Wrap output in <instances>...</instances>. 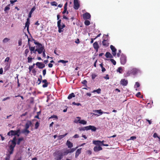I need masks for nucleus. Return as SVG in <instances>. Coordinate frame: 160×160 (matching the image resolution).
I'll list each match as a JSON object with an SVG mask.
<instances>
[{
  "mask_svg": "<svg viewBox=\"0 0 160 160\" xmlns=\"http://www.w3.org/2000/svg\"><path fill=\"white\" fill-rule=\"evenodd\" d=\"M58 118V117L57 116L55 115H53L52 116L50 117L49 118V119L50 118Z\"/></svg>",
  "mask_w": 160,
  "mask_h": 160,
  "instance_id": "6e6d98bb",
  "label": "nucleus"
},
{
  "mask_svg": "<svg viewBox=\"0 0 160 160\" xmlns=\"http://www.w3.org/2000/svg\"><path fill=\"white\" fill-rule=\"evenodd\" d=\"M93 46L96 51L98 52L99 48V46L98 42H95L93 44Z\"/></svg>",
  "mask_w": 160,
  "mask_h": 160,
  "instance_id": "2eb2a0df",
  "label": "nucleus"
},
{
  "mask_svg": "<svg viewBox=\"0 0 160 160\" xmlns=\"http://www.w3.org/2000/svg\"><path fill=\"white\" fill-rule=\"evenodd\" d=\"M16 138L15 137H14L12 140L9 141V143L11 142V144L16 146Z\"/></svg>",
  "mask_w": 160,
  "mask_h": 160,
  "instance_id": "f3484780",
  "label": "nucleus"
},
{
  "mask_svg": "<svg viewBox=\"0 0 160 160\" xmlns=\"http://www.w3.org/2000/svg\"><path fill=\"white\" fill-rule=\"evenodd\" d=\"M10 156L9 155H6V157L5 158L4 160H10Z\"/></svg>",
  "mask_w": 160,
  "mask_h": 160,
  "instance_id": "3c124183",
  "label": "nucleus"
},
{
  "mask_svg": "<svg viewBox=\"0 0 160 160\" xmlns=\"http://www.w3.org/2000/svg\"><path fill=\"white\" fill-rule=\"evenodd\" d=\"M87 153L88 155H91L92 153V152L90 150H88L87 151Z\"/></svg>",
  "mask_w": 160,
  "mask_h": 160,
  "instance_id": "bf43d9fd",
  "label": "nucleus"
},
{
  "mask_svg": "<svg viewBox=\"0 0 160 160\" xmlns=\"http://www.w3.org/2000/svg\"><path fill=\"white\" fill-rule=\"evenodd\" d=\"M35 64H36L33 63L32 65L30 66H29L28 69L29 70V71L30 72L32 71V69L34 68Z\"/></svg>",
  "mask_w": 160,
  "mask_h": 160,
  "instance_id": "e433bc0d",
  "label": "nucleus"
},
{
  "mask_svg": "<svg viewBox=\"0 0 160 160\" xmlns=\"http://www.w3.org/2000/svg\"><path fill=\"white\" fill-rule=\"evenodd\" d=\"M102 44L103 46L106 47H107L109 46V43L108 42L107 38L106 39V38H105V39H103L102 41Z\"/></svg>",
  "mask_w": 160,
  "mask_h": 160,
  "instance_id": "4468645a",
  "label": "nucleus"
},
{
  "mask_svg": "<svg viewBox=\"0 0 160 160\" xmlns=\"http://www.w3.org/2000/svg\"><path fill=\"white\" fill-rule=\"evenodd\" d=\"M68 133H66L64 135H59L58 136V140H61V139H62V138H64L65 136H66L67 135H68Z\"/></svg>",
  "mask_w": 160,
  "mask_h": 160,
  "instance_id": "c756f323",
  "label": "nucleus"
},
{
  "mask_svg": "<svg viewBox=\"0 0 160 160\" xmlns=\"http://www.w3.org/2000/svg\"><path fill=\"white\" fill-rule=\"evenodd\" d=\"M101 141L99 140H94L93 141V143L95 145L100 146Z\"/></svg>",
  "mask_w": 160,
  "mask_h": 160,
  "instance_id": "412c9836",
  "label": "nucleus"
},
{
  "mask_svg": "<svg viewBox=\"0 0 160 160\" xmlns=\"http://www.w3.org/2000/svg\"><path fill=\"white\" fill-rule=\"evenodd\" d=\"M123 69L121 67H120L118 68V69L117 70V71L118 72H119L120 73H122L123 72Z\"/></svg>",
  "mask_w": 160,
  "mask_h": 160,
  "instance_id": "4c0bfd02",
  "label": "nucleus"
},
{
  "mask_svg": "<svg viewBox=\"0 0 160 160\" xmlns=\"http://www.w3.org/2000/svg\"><path fill=\"white\" fill-rule=\"evenodd\" d=\"M61 20L59 19L57 22V26L58 28V32L59 33L62 32L63 31V28L65 27V25L64 24H62V25H61Z\"/></svg>",
  "mask_w": 160,
  "mask_h": 160,
  "instance_id": "7ed1b4c3",
  "label": "nucleus"
},
{
  "mask_svg": "<svg viewBox=\"0 0 160 160\" xmlns=\"http://www.w3.org/2000/svg\"><path fill=\"white\" fill-rule=\"evenodd\" d=\"M35 8L34 7L33 8H32L31 9V11H30L29 14H28V18H30L32 16V12H33V11L35 10Z\"/></svg>",
  "mask_w": 160,
  "mask_h": 160,
  "instance_id": "b1692460",
  "label": "nucleus"
},
{
  "mask_svg": "<svg viewBox=\"0 0 160 160\" xmlns=\"http://www.w3.org/2000/svg\"><path fill=\"white\" fill-rule=\"evenodd\" d=\"M68 62V61H65L64 60H60L58 61V62H62L63 63H65Z\"/></svg>",
  "mask_w": 160,
  "mask_h": 160,
  "instance_id": "a19ab883",
  "label": "nucleus"
},
{
  "mask_svg": "<svg viewBox=\"0 0 160 160\" xmlns=\"http://www.w3.org/2000/svg\"><path fill=\"white\" fill-rule=\"evenodd\" d=\"M83 17L84 19H89L91 18V15L89 13L86 12L83 14Z\"/></svg>",
  "mask_w": 160,
  "mask_h": 160,
  "instance_id": "9b49d317",
  "label": "nucleus"
},
{
  "mask_svg": "<svg viewBox=\"0 0 160 160\" xmlns=\"http://www.w3.org/2000/svg\"><path fill=\"white\" fill-rule=\"evenodd\" d=\"M81 150H82V148H80L78 149L77 150V151L76 152V153H75V158H77V157H78V156L81 153Z\"/></svg>",
  "mask_w": 160,
  "mask_h": 160,
  "instance_id": "6ab92c4d",
  "label": "nucleus"
},
{
  "mask_svg": "<svg viewBox=\"0 0 160 160\" xmlns=\"http://www.w3.org/2000/svg\"><path fill=\"white\" fill-rule=\"evenodd\" d=\"M32 123L31 121H28L25 124V129H28L29 127L32 125Z\"/></svg>",
  "mask_w": 160,
  "mask_h": 160,
  "instance_id": "aec40b11",
  "label": "nucleus"
},
{
  "mask_svg": "<svg viewBox=\"0 0 160 160\" xmlns=\"http://www.w3.org/2000/svg\"><path fill=\"white\" fill-rule=\"evenodd\" d=\"M78 129L80 131L87 130V126L79 127Z\"/></svg>",
  "mask_w": 160,
  "mask_h": 160,
  "instance_id": "c85d7f7f",
  "label": "nucleus"
},
{
  "mask_svg": "<svg viewBox=\"0 0 160 160\" xmlns=\"http://www.w3.org/2000/svg\"><path fill=\"white\" fill-rule=\"evenodd\" d=\"M153 137L154 138H158V134L156 133H154L153 135Z\"/></svg>",
  "mask_w": 160,
  "mask_h": 160,
  "instance_id": "680f3d73",
  "label": "nucleus"
},
{
  "mask_svg": "<svg viewBox=\"0 0 160 160\" xmlns=\"http://www.w3.org/2000/svg\"><path fill=\"white\" fill-rule=\"evenodd\" d=\"M67 145L68 148H71L73 147V144L71 142L68 140L66 143Z\"/></svg>",
  "mask_w": 160,
  "mask_h": 160,
  "instance_id": "393cba45",
  "label": "nucleus"
},
{
  "mask_svg": "<svg viewBox=\"0 0 160 160\" xmlns=\"http://www.w3.org/2000/svg\"><path fill=\"white\" fill-rule=\"evenodd\" d=\"M81 118L80 117H77L76 119L74 120V122L76 123H79V122L80 121Z\"/></svg>",
  "mask_w": 160,
  "mask_h": 160,
  "instance_id": "473e14b6",
  "label": "nucleus"
},
{
  "mask_svg": "<svg viewBox=\"0 0 160 160\" xmlns=\"http://www.w3.org/2000/svg\"><path fill=\"white\" fill-rule=\"evenodd\" d=\"M36 65L39 68H42L45 67V65L42 62H38L36 63Z\"/></svg>",
  "mask_w": 160,
  "mask_h": 160,
  "instance_id": "9d476101",
  "label": "nucleus"
},
{
  "mask_svg": "<svg viewBox=\"0 0 160 160\" xmlns=\"http://www.w3.org/2000/svg\"><path fill=\"white\" fill-rule=\"evenodd\" d=\"M29 50L30 51V53L32 54V52L34 51L35 49V47H31L30 45H29Z\"/></svg>",
  "mask_w": 160,
  "mask_h": 160,
  "instance_id": "a878e982",
  "label": "nucleus"
},
{
  "mask_svg": "<svg viewBox=\"0 0 160 160\" xmlns=\"http://www.w3.org/2000/svg\"><path fill=\"white\" fill-rule=\"evenodd\" d=\"M17 1V0H10V2L11 4H13Z\"/></svg>",
  "mask_w": 160,
  "mask_h": 160,
  "instance_id": "69168bd1",
  "label": "nucleus"
},
{
  "mask_svg": "<svg viewBox=\"0 0 160 160\" xmlns=\"http://www.w3.org/2000/svg\"><path fill=\"white\" fill-rule=\"evenodd\" d=\"M51 4L52 6H57L58 5V3L56 2L55 1H53L52 2H51Z\"/></svg>",
  "mask_w": 160,
  "mask_h": 160,
  "instance_id": "c03bdc74",
  "label": "nucleus"
},
{
  "mask_svg": "<svg viewBox=\"0 0 160 160\" xmlns=\"http://www.w3.org/2000/svg\"><path fill=\"white\" fill-rule=\"evenodd\" d=\"M136 138V136H132L130 137V139L132 140H134Z\"/></svg>",
  "mask_w": 160,
  "mask_h": 160,
  "instance_id": "e2e57ef3",
  "label": "nucleus"
},
{
  "mask_svg": "<svg viewBox=\"0 0 160 160\" xmlns=\"http://www.w3.org/2000/svg\"><path fill=\"white\" fill-rule=\"evenodd\" d=\"M121 52V51L120 50H118V52L117 54V56L118 57H119L120 55V53Z\"/></svg>",
  "mask_w": 160,
  "mask_h": 160,
  "instance_id": "4d7b16f0",
  "label": "nucleus"
},
{
  "mask_svg": "<svg viewBox=\"0 0 160 160\" xmlns=\"http://www.w3.org/2000/svg\"><path fill=\"white\" fill-rule=\"evenodd\" d=\"M35 44L37 45V47L38 48V54H41L42 52L44 49V46L39 43H36Z\"/></svg>",
  "mask_w": 160,
  "mask_h": 160,
  "instance_id": "20e7f679",
  "label": "nucleus"
},
{
  "mask_svg": "<svg viewBox=\"0 0 160 160\" xmlns=\"http://www.w3.org/2000/svg\"><path fill=\"white\" fill-rule=\"evenodd\" d=\"M67 5H68V2H66L64 4V9H67Z\"/></svg>",
  "mask_w": 160,
  "mask_h": 160,
  "instance_id": "338daca9",
  "label": "nucleus"
},
{
  "mask_svg": "<svg viewBox=\"0 0 160 160\" xmlns=\"http://www.w3.org/2000/svg\"><path fill=\"white\" fill-rule=\"evenodd\" d=\"M63 156L62 152H58L55 156L54 160H61L63 158Z\"/></svg>",
  "mask_w": 160,
  "mask_h": 160,
  "instance_id": "423d86ee",
  "label": "nucleus"
},
{
  "mask_svg": "<svg viewBox=\"0 0 160 160\" xmlns=\"http://www.w3.org/2000/svg\"><path fill=\"white\" fill-rule=\"evenodd\" d=\"M22 132L24 133H25L26 135H27L30 132V131L28 130V129H24L22 131Z\"/></svg>",
  "mask_w": 160,
  "mask_h": 160,
  "instance_id": "72a5a7b5",
  "label": "nucleus"
},
{
  "mask_svg": "<svg viewBox=\"0 0 160 160\" xmlns=\"http://www.w3.org/2000/svg\"><path fill=\"white\" fill-rule=\"evenodd\" d=\"M128 83V81L125 79H122L120 82V84L123 86H127Z\"/></svg>",
  "mask_w": 160,
  "mask_h": 160,
  "instance_id": "f8f14e48",
  "label": "nucleus"
},
{
  "mask_svg": "<svg viewBox=\"0 0 160 160\" xmlns=\"http://www.w3.org/2000/svg\"><path fill=\"white\" fill-rule=\"evenodd\" d=\"M73 3V8L75 10H78L80 7V4L78 0H74Z\"/></svg>",
  "mask_w": 160,
  "mask_h": 160,
  "instance_id": "6e6552de",
  "label": "nucleus"
},
{
  "mask_svg": "<svg viewBox=\"0 0 160 160\" xmlns=\"http://www.w3.org/2000/svg\"><path fill=\"white\" fill-rule=\"evenodd\" d=\"M141 93L140 92H138L137 94H136V96L137 97H140V95H141Z\"/></svg>",
  "mask_w": 160,
  "mask_h": 160,
  "instance_id": "0e129e2a",
  "label": "nucleus"
},
{
  "mask_svg": "<svg viewBox=\"0 0 160 160\" xmlns=\"http://www.w3.org/2000/svg\"><path fill=\"white\" fill-rule=\"evenodd\" d=\"M79 123L83 125H85L87 124V122L85 121L84 120H80V121L79 122Z\"/></svg>",
  "mask_w": 160,
  "mask_h": 160,
  "instance_id": "ea45409f",
  "label": "nucleus"
},
{
  "mask_svg": "<svg viewBox=\"0 0 160 160\" xmlns=\"http://www.w3.org/2000/svg\"><path fill=\"white\" fill-rule=\"evenodd\" d=\"M32 59H34V58H32L31 56L29 55L28 58V63L31 62H32Z\"/></svg>",
  "mask_w": 160,
  "mask_h": 160,
  "instance_id": "f704fd0d",
  "label": "nucleus"
},
{
  "mask_svg": "<svg viewBox=\"0 0 160 160\" xmlns=\"http://www.w3.org/2000/svg\"><path fill=\"white\" fill-rule=\"evenodd\" d=\"M105 56L107 58H113L112 56L110 53L109 52H106Z\"/></svg>",
  "mask_w": 160,
  "mask_h": 160,
  "instance_id": "5701e85b",
  "label": "nucleus"
},
{
  "mask_svg": "<svg viewBox=\"0 0 160 160\" xmlns=\"http://www.w3.org/2000/svg\"><path fill=\"white\" fill-rule=\"evenodd\" d=\"M102 149V148L100 146H95L93 148V150L95 152H98Z\"/></svg>",
  "mask_w": 160,
  "mask_h": 160,
  "instance_id": "a211bd4d",
  "label": "nucleus"
},
{
  "mask_svg": "<svg viewBox=\"0 0 160 160\" xmlns=\"http://www.w3.org/2000/svg\"><path fill=\"white\" fill-rule=\"evenodd\" d=\"M9 59H10V58L9 57H7L5 59V61L8 62L9 61Z\"/></svg>",
  "mask_w": 160,
  "mask_h": 160,
  "instance_id": "774afa93",
  "label": "nucleus"
},
{
  "mask_svg": "<svg viewBox=\"0 0 160 160\" xmlns=\"http://www.w3.org/2000/svg\"><path fill=\"white\" fill-rule=\"evenodd\" d=\"M72 104L74 105H77V106H79V105H80V106L81 105V104L80 103H76L75 102H73L72 103Z\"/></svg>",
  "mask_w": 160,
  "mask_h": 160,
  "instance_id": "864d4df0",
  "label": "nucleus"
},
{
  "mask_svg": "<svg viewBox=\"0 0 160 160\" xmlns=\"http://www.w3.org/2000/svg\"><path fill=\"white\" fill-rule=\"evenodd\" d=\"M10 4H8L5 8L4 11L5 12H7V11H8L10 9Z\"/></svg>",
  "mask_w": 160,
  "mask_h": 160,
  "instance_id": "cd10ccee",
  "label": "nucleus"
},
{
  "mask_svg": "<svg viewBox=\"0 0 160 160\" xmlns=\"http://www.w3.org/2000/svg\"><path fill=\"white\" fill-rule=\"evenodd\" d=\"M97 75L95 73H93L92 75V79H94L95 78L97 77Z\"/></svg>",
  "mask_w": 160,
  "mask_h": 160,
  "instance_id": "09e8293b",
  "label": "nucleus"
},
{
  "mask_svg": "<svg viewBox=\"0 0 160 160\" xmlns=\"http://www.w3.org/2000/svg\"><path fill=\"white\" fill-rule=\"evenodd\" d=\"M30 23L29 19L28 18L27 19V21L25 23V27H27V28H28L29 27Z\"/></svg>",
  "mask_w": 160,
  "mask_h": 160,
  "instance_id": "bb28decb",
  "label": "nucleus"
},
{
  "mask_svg": "<svg viewBox=\"0 0 160 160\" xmlns=\"http://www.w3.org/2000/svg\"><path fill=\"white\" fill-rule=\"evenodd\" d=\"M20 130L19 129L16 131L11 130L8 133L7 135L9 136L17 135L19 136V134L18 133H20Z\"/></svg>",
  "mask_w": 160,
  "mask_h": 160,
  "instance_id": "39448f33",
  "label": "nucleus"
},
{
  "mask_svg": "<svg viewBox=\"0 0 160 160\" xmlns=\"http://www.w3.org/2000/svg\"><path fill=\"white\" fill-rule=\"evenodd\" d=\"M29 52V50L28 49H26L25 50L24 52V55H25V57H27L28 55V53Z\"/></svg>",
  "mask_w": 160,
  "mask_h": 160,
  "instance_id": "58836bf2",
  "label": "nucleus"
},
{
  "mask_svg": "<svg viewBox=\"0 0 160 160\" xmlns=\"http://www.w3.org/2000/svg\"><path fill=\"white\" fill-rule=\"evenodd\" d=\"M91 130L92 131L95 132L96 130V128L94 127V126L89 125V126H87V130Z\"/></svg>",
  "mask_w": 160,
  "mask_h": 160,
  "instance_id": "dca6fc26",
  "label": "nucleus"
},
{
  "mask_svg": "<svg viewBox=\"0 0 160 160\" xmlns=\"http://www.w3.org/2000/svg\"><path fill=\"white\" fill-rule=\"evenodd\" d=\"M10 39L8 38H5L3 40V42L4 43L7 42Z\"/></svg>",
  "mask_w": 160,
  "mask_h": 160,
  "instance_id": "49530a36",
  "label": "nucleus"
},
{
  "mask_svg": "<svg viewBox=\"0 0 160 160\" xmlns=\"http://www.w3.org/2000/svg\"><path fill=\"white\" fill-rule=\"evenodd\" d=\"M101 89L100 88H99L98 89L94 90L93 91V92H96L98 94H99L101 93Z\"/></svg>",
  "mask_w": 160,
  "mask_h": 160,
  "instance_id": "c9c22d12",
  "label": "nucleus"
},
{
  "mask_svg": "<svg viewBox=\"0 0 160 160\" xmlns=\"http://www.w3.org/2000/svg\"><path fill=\"white\" fill-rule=\"evenodd\" d=\"M92 112H94V113H91V114H92V116L93 115H94L95 116H96L97 117L99 116L100 115L102 114L103 113H105L109 114V113L108 112H103L102 111L101 109L99 110H93Z\"/></svg>",
  "mask_w": 160,
  "mask_h": 160,
  "instance_id": "f257e3e1",
  "label": "nucleus"
},
{
  "mask_svg": "<svg viewBox=\"0 0 160 160\" xmlns=\"http://www.w3.org/2000/svg\"><path fill=\"white\" fill-rule=\"evenodd\" d=\"M15 147V146L11 144L9 145L6 155H9L10 156L13 153L14 148Z\"/></svg>",
  "mask_w": 160,
  "mask_h": 160,
  "instance_id": "f03ea898",
  "label": "nucleus"
},
{
  "mask_svg": "<svg viewBox=\"0 0 160 160\" xmlns=\"http://www.w3.org/2000/svg\"><path fill=\"white\" fill-rule=\"evenodd\" d=\"M110 61L111 62L113 63V64L114 65H115L116 64V62L115 61V60H114L113 59H112V58H111L110 59Z\"/></svg>",
  "mask_w": 160,
  "mask_h": 160,
  "instance_id": "a18cd8bd",
  "label": "nucleus"
},
{
  "mask_svg": "<svg viewBox=\"0 0 160 160\" xmlns=\"http://www.w3.org/2000/svg\"><path fill=\"white\" fill-rule=\"evenodd\" d=\"M39 123L38 122H36L35 124V129H37L39 127Z\"/></svg>",
  "mask_w": 160,
  "mask_h": 160,
  "instance_id": "37998d69",
  "label": "nucleus"
},
{
  "mask_svg": "<svg viewBox=\"0 0 160 160\" xmlns=\"http://www.w3.org/2000/svg\"><path fill=\"white\" fill-rule=\"evenodd\" d=\"M140 86V84L138 82H136L135 83V87L137 88H138Z\"/></svg>",
  "mask_w": 160,
  "mask_h": 160,
  "instance_id": "603ef678",
  "label": "nucleus"
},
{
  "mask_svg": "<svg viewBox=\"0 0 160 160\" xmlns=\"http://www.w3.org/2000/svg\"><path fill=\"white\" fill-rule=\"evenodd\" d=\"M110 48L111 49L112 52V54L114 56H116V51L117 49H116L112 45H111L110 46Z\"/></svg>",
  "mask_w": 160,
  "mask_h": 160,
  "instance_id": "ddd939ff",
  "label": "nucleus"
},
{
  "mask_svg": "<svg viewBox=\"0 0 160 160\" xmlns=\"http://www.w3.org/2000/svg\"><path fill=\"white\" fill-rule=\"evenodd\" d=\"M46 73V69H44L42 71V74L44 76H45Z\"/></svg>",
  "mask_w": 160,
  "mask_h": 160,
  "instance_id": "13d9d810",
  "label": "nucleus"
},
{
  "mask_svg": "<svg viewBox=\"0 0 160 160\" xmlns=\"http://www.w3.org/2000/svg\"><path fill=\"white\" fill-rule=\"evenodd\" d=\"M120 61L121 64L124 65L126 63L127 61L126 56L124 54H122L121 55Z\"/></svg>",
  "mask_w": 160,
  "mask_h": 160,
  "instance_id": "0eeeda50",
  "label": "nucleus"
},
{
  "mask_svg": "<svg viewBox=\"0 0 160 160\" xmlns=\"http://www.w3.org/2000/svg\"><path fill=\"white\" fill-rule=\"evenodd\" d=\"M75 97V95L73 93H72L71 94H69L68 96V98L70 99L74 97Z\"/></svg>",
  "mask_w": 160,
  "mask_h": 160,
  "instance_id": "7c9ffc66",
  "label": "nucleus"
},
{
  "mask_svg": "<svg viewBox=\"0 0 160 160\" xmlns=\"http://www.w3.org/2000/svg\"><path fill=\"white\" fill-rule=\"evenodd\" d=\"M138 70L136 68H133L130 71H128L127 73V74H132L133 75H135L137 73Z\"/></svg>",
  "mask_w": 160,
  "mask_h": 160,
  "instance_id": "1a4fd4ad",
  "label": "nucleus"
},
{
  "mask_svg": "<svg viewBox=\"0 0 160 160\" xmlns=\"http://www.w3.org/2000/svg\"><path fill=\"white\" fill-rule=\"evenodd\" d=\"M23 139H24L23 138H19L18 139V141L16 143V144H17L18 145H19L21 141H23Z\"/></svg>",
  "mask_w": 160,
  "mask_h": 160,
  "instance_id": "2f4dec72",
  "label": "nucleus"
},
{
  "mask_svg": "<svg viewBox=\"0 0 160 160\" xmlns=\"http://www.w3.org/2000/svg\"><path fill=\"white\" fill-rule=\"evenodd\" d=\"M78 148V147H77L75 148H73L70 149V151L69 152H71V153L74 152Z\"/></svg>",
  "mask_w": 160,
  "mask_h": 160,
  "instance_id": "de8ad7c7",
  "label": "nucleus"
},
{
  "mask_svg": "<svg viewBox=\"0 0 160 160\" xmlns=\"http://www.w3.org/2000/svg\"><path fill=\"white\" fill-rule=\"evenodd\" d=\"M104 78L106 79H109V77L108 74H106V76L104 77Z\"/></svg>",
  "mask_w": 160,
  "mask_h": 160,
  "instance_id": "052dcab7",
  "label": "nucleus"
},
{
  "mask_svg": "<svg viewBox=\"0 0 160 160\" xmlns=\"http://www.w3.org/2000/svg\"><path fill=\"white\" fill-rule=\"evenodd\" d=\"M82 83L83 84L85 85V86H87L86 84L87 83V82L86 80H84L82 81Z\"/></svg>",
  "mask_w": 160,
  "mask_h": 160,
  "instance_id": "5fc2aeb1",
  "label": "nucleus"
},
{
  "mask_svg": "<svg viewBox=\"0 0 160 160\" xmlns=\"http://www.w3.org/2000/svg\"><path fill=\"white\" fill-rule=\"evenodd\" d=\"M32 72L33 74L34 75H36V71L35 69H33L32 70Z\"/></svg>",
  "mask_w": 160,
  "mask_h": 160,
  "instance_id": "8fccbe9b",
  "label": "nucleus"
},
{
  "mask_svg": "<svg viewBox=\"0 0 160 160\" xmlns=\"http://www.w3.org/2000/svg\"><path fill=\"white\" fill-rule=\"evenodd\" d=\"M42 82L44 83V84L42 85V87L43 88H46L47 87L48 85V83L46 79H44L42 80Z\"/></svg>",
  "mask_w": 160,
  "mask_h": 160,
  "instance_id": "4be33fe9",
  "label": "nucleus"
},
{
  "mask_svg": "<svg viewBox=\"0 0 160 160\" xmlns=\"http://www.w3.org/2000/svg\"><path fill=\"white\" fill-rule=\"evenodd\" d=\"M90 22L88 20H85L84 22V24L86 26H88L90 24Z\"/></svg>",
  "mask_w": 160,
  "mask_h": 160,
  "instance_id": "79ce46f5",
  "label": "nucleus"
}]
</instances>
